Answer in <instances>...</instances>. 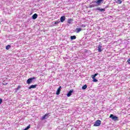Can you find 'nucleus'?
Returning a JSON list of instances; mask_svg holds the SVG:
<instances>
[{
	"label": "nucleus",
	"mask_w": 130,
	"mask_h": 130,
	"mask_svg": "<svg viewBox=\"0 0 130 130\" xmlns=\"http://www.w3.org/2000/svg\"><path fill=\"white\" fill-rule=\"evenodd\" d=\"M3 103V99H0V104H2Z\"/></svg>",
	"instance_id": "obj_27"
},
{
	"label": "nucleus",
	"mask_w": 130,
	"mask_h": 130,
	"mask_svg": "<svg viewBox=\"0 0 130 130\" xmlns=\"http://www.w3.org/2000/svg\"><path fill=\"white\" fill-rule=\"evenodd\" d=\"M61 89V86H59L56 92V95H59L60 94V91Z\"/></svg>",
	"instance_id": "obj_6"
},
{
	"label": "nucleus",
	"mask_w": 130,
	"mask_h": 130,
	"mask_svg": "<svg viewBox=\"0 0 130 130\" xmlns=\"http://www.w3.org/2000/svg\"><path fill=\"white\" fill-rule=\"evenodd\" d=\"M82 90H86V89H87V85L86 84L83 85L82 87Z\"/></svg>",
	"instance_id": "obj_17"
},
{
	"label": "nucleus",
	"mask_w": 130,
	"mask_h": 130,
	"mask_svg": "<svg viewBox=\"0 0 130 130\" xmlns=\"http://www.w3.org/2000/svg\"><path fill=\"white\" fill-rule=\"evenodd\" d=\"M66 20V16H61L60 18V21L61 22V23H63V22H64V20Z\"/></svg>",
	"instance_id": "obj_8"
},
{
	"label": "nucleus",
	"mask_w": 130,
	"mask_h": 130,
	"mask_svg": "<svg viewBox=\"0 0 130 130\" xmlns=\"http://www.w3.org/2000/svg\"><path fill=\"white\" fill-rule=\"evenodd\" d=\"M0 24H1V22H0Z\"/></svg>",
	"instance_id": "obj_28"
},
{
	"label": "nucleus",
	"mask_w": 130,
	"mask_h": 130,
	"mask_svg": "<svg viewBox=\"0 0 130 130\" xmlns=\"http://www.w3.org/2000/svg\"><path fill=\"white\" fill-rule=\"evenodd\" d=\"M121 3H122V1H121V0H117L116 1V4H118L119 5H120Z\"/></svg>",
	"instance_id": "obj_15"
},
{
	"label": "nucleus",
	"mask_w": 130,
	"mask_h": 130,
	"mask_svg": "<svg viewBox=\"0 0 130 130\" xmlns=\"http://www.w3.org/2000/svg\"><path fill=\"white\" fill-rule=\"evenodd\" d=\"M104 1V0H96L95 3L99 6V5L103 3Z\"/></svg>",
	"instance_id": "obj_7"
},
{
	"label": "nucleus",
	"mask_w": 130,
	"mask_h": 130,
	"mask_svg": "<svg viewBox=\"0 0 130 130\" xmlns=\"http://www.w3.org/2000/svg\"><path fill=\"white\" fill-rule=\"evenodd\" d=\"M73 93V90H70L69 92L67 93V96L70 97L72 93Z\"/></svg>",
	"instance_id": "obj_11"
},
{
	"label": "nucleus",
	"mask_w": 130,
	"mask_h": 130,
	"mask_svg": "<svg viewBox=\"0 0 130 130\" xmlns=\"http://www.w3.org/2000/svg\"><path fill=\"white\" fill-rule=\"evenodd\" d=\"M96 10H98V11H100V12H105V9H100V8H98Z\"/></svg>",
	"instance_id": "obj_12"
},
{
	"label": "nucleus",
	"mask_w": 130,
	"mask_h": 130,
	"mask_svg": "<svg viewBox=\"0 0 130 130\" xmlns=\"http://www.w3.org/2000/svg\"><path fill=\"white\" fill-rule=\"evenodd\" d=\"M81 31H82V28H76V32L77 33H80V32H81Z\"/></svg>",
	"instance_id": "obj_14"
},
{
	"label": "nucleus",
	"mask_w": 130,
	"mask_h": 130,
	"mask_svg": "<svg viewBox=\"0 0 130 130\" xmlns=\"http://www.w3.org/2000/svg\"><path fill=\"white\" fill-rule=\"evenodd\" d=\"M99 74L98 73H96L94 75H92L91 76V77L92 78H95V77L96 76H98Z\"/></svg>",
	"instance_id": "obj_18"
},
{
	"label": "nucleus",
	"mask_w": 130,
	"mask_h": 130,
	"mask_svg": "<svg viewBox=\"0 0 130 130\" xmlns=\"http://www.w3.org/2000/svg\"><path fill=\"white\" fill-rule=\"evenodd\" d=\"M36 87H37V84L31 85H30V86L28 87V89H30L36 88Z\"/></svg>",
	"instance_id": "obj_10"
},
{
	"label": "nucleus",
	"mask_w": 130,
	"mask_h": 130,
	"mask_svg": "<svg viewBox=\"0 0 130 130\" xmlns=\"http://www.w3.org/2000/svg\"><path fill=\"white\" fill-rule=\"evenodd\" d=\"M37 17H38V15L36 13L34 14L32 16V18L33 20H36V19H37Z\"/></svg>",
	"instance_id": "obj_9"
},
{
	"label": "nucleus",
	"mask_w": 130,
	"mask_h": 130,
	"mask_svg": "<svg viewBox=\"0 0 130 130\" xmlns=\"http://www.w3.org/2000/svg\"><path fill=\"white\" fill-rule=\"evenodd\" d=\"M98 50L99 52H102L103 51V49H102V45H99Z\"/></svg>",
	"instance_id": "obj_4"
},
{
	"label": "nucleus",
	"mask_w": 130,
	"mask_h": 130,
	"mask_svg": "<svg viewBox=\"0 0 130 130\" xmlns=\"http://www.w3.org/2000/svg\"><path fill=\"white\" fill-rule=\"evenodd\" d=\"M3 85H4V86H7V85H8V82H5V81H3Z\"/></svg>",
	"instance_id": "obj_22"
},
{
	"label": "nucleus",
	"mask_w": 130,
	"mask_h": 130,
	"mask_svg": "<svg viewBox=\"0 0 130 130\" xmlns=\"http://www.w3.org/2000/svg\"><path fill=\"white\" fill-rule=\"evenodd\" d=\"M77 38V37L76 36H72L71 37V40H74Z\"/></svg>",
	"instance_id": "obj_16"
},
{
	"label": "nucleus",
	"mask_w": 130,
	"mask_h": 130,
	"mask_svg": "<svg viewBox=\"0 0 130 130\" xmlns=\"http://www.w3.org/2000/svg\"><path fill=\"white\" fill-rule=\"evenodd\" d=\"M94 7H95L94 5H91L89 6V8H94Z\"/></svg>",
	"instance_id": "obj_25"
},
{
	"label": "nucleus",
	"mask_w": 130,
	"mask_h": 130,
	"mask_svg": "<svg viewBox=\"0 0 130 130\" xmlns=\"http://www.w3.org/2000/svg\"><path fill=\"white\" fill-rule=\"evenodd\" d=\"M80 27H83V28H86V25L85 24H82L80 25Z\"/></svg>",
	"instance_id": "obj_23"
},
{
	"label": "nucleus",
	"mask_w": 130,
	"mask_h": 130,
	"mask_svg": "<svg viewBox=\"0 0 130 130\" xmlns=\"http://www.w3.org/2000/svg\"><path fill=\"white\" fill-rule=\"evenodd\" d=\"M10 47H11V45H8L6 46V48L7 50H9V49H10Z\"/></svg>",
	"instance_id": "obj_20"
},
{
	"label": "nucleus",
	"mask_w": 130,
	"mask_h": 130,
	"mask_svg": "<svg viewBox=\"0 0 130 130\" xmlns=\"http://www.w3.org/2000/svg\"><path fill=\"white\" fill-rule=\"evenodd\" d=\"M20 89H21V85H18L17 88V90L18 91V90H19Z\"/></svg>",
	"instance_id": "obj_24"
},
{
	"label": "nucleus",
	"mask_w": 130,
	"mask_h": 130,
	"mask_svg": "<svg viewBox=\"0 0 130 130\" xmlns=\"http://www.w3.org/2000/svg\"><path fill=\"white\" fill-rule=\"evenodd\" d=\"M59 23H60V21H59V20H58L55 21L54 24L56 25L57 24H59Z\"/></svg>",
	"instance_id": "obj_19"
},
{
	"label": "nucleus",
	"mask_w": 130,
	"mask_h": 130,
	"mask_svg": "<svg viewBox=\"0 0 130 130\" xmlns=\"http://www.w3.org/2000/svg\"><path fill=\"white\" fill-rule=\"evenodd\" d=\"M110 118H112L113 120H114L115 121L116 120H118V117L116 116H114L113 114H111L110 115Z\"/></svg>",
	"instance_id": "obj_2"
},
{
	"label": "nucleus",
	"mask_w": 130,
	"mask_h": 130,
	"mask_svg": "<svg viewBox=\"0 0 130 130\" xmlns=\"http://www.w3.org/2000/svg\"><path fill=\"white\" fill-rule=\"evenodd\" d=\"M128 64H130V58L128 59V60H127Z\"/></svg>",
	"instance_id": "obj_26"
},
{
	"label": "nucleus",
	"mask_w": 130,
	"mask_h": 130,
	"mask_svg": "<svg viewBox=\"0 0 130 130\" xmlns=\"http://www.w3.org/2000/svg\"><path fill=\"white\" fill-rule=\"evenodd\" d=\"M92 81H93L95 83H96V82H98V80H97L95 78H92Z\"/></svg>",
	"instance_id": "obj_21"
},
{
	"label": "nucleus",
	"mask_w": 130,
	"mask_h": 130,
	"mask_svg": "<svg viewBox=\"0 0 130 130\" xmlns=\"http://www.w3.org/2000/svg\"><path fill=\"white\" fill-rule=\"evenodd\" d=\"M100 124H101V120H97L94 122V124H93V126H100Z\"/></svg>",
	"instance_id": "obj_1"
},
{
	"label": "nucleus",
	"mask_w": 130,
	"mask_h": 130,
	"mask_svg": "<svg viewBox=\"0 0 130 130\" xmlns=\"http://www.w3.org/2000/svg\"><path fill=\"white\" fill-rule=\"evenodd\" d=\"M73 21H74V19H68V24H71L72 22H73Z\"/></svg>",
	"instance_id": "obj_13"
},
{
	"label": "nucleus",
	"mask_w": 130,
	"mask_h": 130,
	"mask_svg": "<svg viewBox=\"0 0 130 130\" xmlns=\"http://www.w3.org/2000/svg\"><path fill=\"white\" fill-rule=\"evenodd\" d=\"M48 115H49V113H46L42 117V120H44V119H46V118H48Z\"/></svg>",
	"instance_id": "obj_5"
},
{
	"label": "nucleus",
	"mask_w": 130,
	"mask_h": 130,
	"mask_svg": "<svg viewBox=\"0 0 130 130\" xmlns=\"http://www.w3.org/2000/svg\"><path fill=\"white\" fill-rule=\"evenodd\" d=\"M33 80H35V77L30 78L27 79L26 83L28 85H30L31 83L33 81Z\"/></svg>",
	"instance_id": "obj_3"
}]
</instances>
